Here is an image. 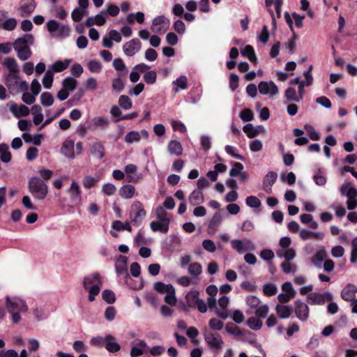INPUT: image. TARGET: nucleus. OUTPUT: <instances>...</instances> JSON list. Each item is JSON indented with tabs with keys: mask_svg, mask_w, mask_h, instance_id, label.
<instances>
[{
	"mask_svg": "<svg viewBox=\"0 0 357 357\" xmlns=\"http://www.w3.org/2000/svg\"><path fill=\"white\" fill-rule=\"evenodd\" d=\"M278 288L273 283H266L263 287V292L266 296H272L277 294Z\"/></svg>",
	"mask_w": 357,
	"mask_h": 357,
	"instance_id": "nucleus-38",
	"label": "nucleus"
},
{
	"mask_svg": "<svg viewBox=\"0 0 357 357\" xmlns=\"http://www.w3.org/2000/svg\"><path fill=\"white\" fill-rule=\"evenodd\" d=\"M115 337L112 335H107V341L105 348L111 353H116L121 349V346L115 341Z\"/></svg>",
	"mask_w": 357,
	"mask_h": 357,
	"instance_id": "nucleus-23",
	"label": "nucleus"
},
{
	"mask_svg": "<svg viewBox=\"0 0 357 357\" xmlns=\"http://www.w3.org/2000/svg\"><path fill=\"white\" fill-rule=\"evenodd\" d=\"M135 192V188L132 185L126 184L123 185L119 191V195L124 199H130L133 197Z\"/></svg>",
	"mask_w": 357,
	"mask_h": 357,
	"instance_id": "nucleus-26",
	"label": "nucleus"
},
{
	"mask_svg": "<svg viewBox=\"0 0 357 357\" xmlns=\"http://www.w3.org/2000/svg\"><path fill=\"white\" fill-rule=\"evenodd\" d=\"M222 220V215L220 211H216L211 219L208 226V233L215 234L219 227Z\"/></svg>",
	"mask_w": 357,
	"mask_h": 357,
	"instance_id": "nucleus-16",
	"label": "nucleus"
},
{
	"mask_svg": "<svg viewBox=\"0 0 357 357\" xmlns=\"http://www.w3.org/2000/svg\"><path fill=\"white\" fill-rule=\"evenodd\" d=\"M140 139V133L137 131H130L125 137V141L128 144L139 142Z\"/></svg>",
	"mask_w": 357,
	"mask_h": 357,
	"instance_id": "nucleus-47",
	"label": "nucleus"
},
{
	"mask_svg": "<svg viewBox=\"0 0 357 357\" xmlns=\"http://www.w3.org/2000/svg\"><path fill=\"white\" fill-rule=\"evenodd\" d=\"M116 190L115 185L110 183H105L102 187V192L107 196L113 195Z\"/></svg>",
	"mask_w": 357,
	"mask_h": 357,
	"instance_id": "nucleus-56",
	"label": "nucleus"
},
{
	"mask_svg": "<svg viewBox=\"0 0 357 357\" xmlns=\"http://www.w3.org/2000/svg\"><path fill=\"white\" fill-rule=\"evenodd\" d=\"M3 65L8 69L10 76L19 75L20 68L16 60L13 57H7L4 59Z\"/></svg>",
	"mask_w": 357,
	"mask_h": 357,
	"instance_id": "nucleus-18",
	"label": "nucleus"
},
{
	"mask_svg": "<svg viewBox=\"0 0 357 357\" xmlns=\"http://www.w3.org/2000/svg\"><path fill=\"white\" fill-rule=\"evenodd\" d=\"M119 104L124 109H129L132 105L130 98L126 95H122L119 97Z\"/></svg>",
	"mask_w": 357,
	"mask_h": 357,
	"instance_id": "nucleus-49",
	"label": "nucleus"
},
{
	"mask_svg": "<svg viewBox=\"0 0 357 357\" xmlns=\"http://www.w3.org/2000/svg\"><path fill=\"white\" fill-rule=\"evenodd\" d=\"M225 329L228 333H230V334H232V335H234L236 336H240V335H243V332L241 330V328L238 326H235L232 324H231V326H230L229 324H227Z\"/></svg>",
	"mask_w": 357,
	"mask_h": 357,
	"instance_id": "nucleus-60",
	"label": "nucleus"
},
{
	"mask_svg": "<svg viewBox=\"0 0 357 357\" xmlns=\"http://www.w3.org/2000/svg\"><path fill=\"white\" fill-rule=\"evenodd\" d=\"M141 46L140 40L138 38H133L123 45V50L126 56H132L139 51Z\"/></svg>",
	"mask_w": 357,
	"mask_h": 357,
	"instance_id": "nucleus-9",
	"label": "nucleus"
},
{
	"mask_svg": "<svg viewBox=\"0 0 357 357\" xmlns=\"http://www.w3.org/2000/svg\"><path fill=\"white\" fill-rule=\"evenodd\" d=\"M86 13V10L80 8H75L71 13V17L75 22H79L82 20Z\"/></svg>",
	"mask_w": 357,
	"mask_h": 357,
	"instance_id": "nucleus-45",
	"label": "nucleus"
},
{
	"mask_svg": "<svg viewBox=\"0 0 357 357\" xmlns=\"http://www.w3.org/2000/svg\"><path fill=\"white\" fill-rule=\"evenodd\" d=\"M28 188L33 197L38 200H43L48 193L47 185L37 176L31 177L29 180Z\"/></svg>",
	"mask_w": 357,
	"mask_h": 357,
	"instance_id": "nucleus-2",
	"label": "nucleus"
},
{
	"mask_svg": "<svg viewBox=\"0 0 357 357\" xmlns=\"http://www.w3.org/2000/svg\"><path fill=\"white\" fill-rule=\"evenodd\" d=\"M68 192L70 193V199L72 202H80L82 192L78 183L75 181L72 182Z\"/></svg>",
	"mask_w": 357,
	"mask_h": 357,
	"instance_id": "nucleus-24",
	"label": "nucleus"
},
{
	"mask_svg": "<svg viewBox=\"0 0 357 357\" xmlns=\"http://www.w3.org/2000/svg\"><path fill=\"white\" fill-rule=\"evenodd\" d=\"M102 283L101 277L98 273H94L84 278L83 287L89 292V301L93 302L95 296L99 294Z\"/></svg>",
	"mask_w": 357,
	"mask_h": 357,
	"instance_id": "nucleus-1",
	"label": "nucleus"
},
{
	"mask_svg": "<svg viewBox=\"0 0 357 357\" xmlns=\"http://www.w3.org/2000/svg\"><path fill=\"white\" fill-rule=\"evenodd\" d=\"M259 93L263 95H267L270 93L272 96L278 93V88L276 84L271 81L269 83L261 81L258 85Z\"/></svg>",
	"mask_w": 357,
	"mask_h": 357,
	"instance_id": "nucleus-13",
	"label": "nucleus"
},
{
	"mask_svg": "<svg viewBox=\"0 0 357 357\" xmlns=\"http://www.w3.org/2000/svg\"><path fill=\"white\" fill-rule=\"evenodd\" d=\"M17 23L15 18H9L3 22L1 27L6 31H13L16 28Z\"/></svg>",
	"mask_w": 357,
	"mask_h": 357,
	"instance_id": "nucleus-52",
	"label": "nucleus"
},
{
	"mask_svg": "<svg viewBox=\"0 0 357 357\" xmlns=\"http://www.w3.org/2000/svg\"><path fill=\"white\" fill-rule=\"evenodd\" d=\"M127 262H128L127 257L123 256V255L119 256V257L116 259V261L115 263V269H116V272L118 274H126V275L128 276V270H127Z\"/></svg>",
	"mask_w": 357,
	"mask_h": 357,
	"instance_id": "nucleus-21",
	"label": "nucleus"
},
{
	"mask_svg": "<svg viewBox=\"0 0 357 357\" xmlns=\"http://www.w3.org/2000/svg\"><path fill=\"white\" fill-rule=\"evenodd\" d=\"M0 159L3 162H9L12 159V154L9 151V146L5 143L0 144Z\"/></svg>",
	"mask_w": 357,
	"mask_h": 357,
	"instance_id": "nucleus-29",
	"label": "nucleus"
},
{
	"mask_svg": "<svg viewBox=\"0 0 357 357\" xmlns=\"http://www.w3.org/2000/svg\"><path fill=\"white\" fill-rule=\"evenodd\" d=\"M112 228L116 231L126 230L128 231H132V227L128 222L123 223L120 220H115L112 222Z\"/></svg>",
	"mask_w": 357,
	"mask_h": 357,
	"instance_id": "nucleus-40",
	"label": "nucleus"
},
{
	"mask_svg": "<svg viewBox=\"0 0 357 357\" xmlns=\"http://www.w3.org/2000/svg\"><path fill=\"white\" fill-rule=\"evenodd\" d=\"M173 287L172 284H165L162 282H156L153 284L154 289L160 294H167Z\"/></svg>",
	"mask_w": 357,
	"mask_h": 357,
	"instance_id": "nucleus-36",
	"label": "nucleus"
},
{
	"mask_svg": "<svg viewBox=\"0 0 357 357\" xmlns=\"http://www.w3.org/2000/svg\"><path fill=\"white\" fill-rule=\"evenodd\" d=\"M170 220H163V221H153L150 224L151 230L154 232L160 231L167 234L169 230Z\"/></svg>",
	"mask_w": 357,
	"mask_h": 357,
	"instance_id": "nucleus-17",
	"label": "nucleus"
},
{
	"mask_svg": "<svg viewBox=\"0 0 357 357\" xmlns=\"http://www.w3.org/2000/svg\"><path fill=\"white\" fill-rule=\"evenodd\" d=\"M248 326L252 330L258 331L262 326V321L257 317H250L247 321Z\"/></svg>",
	"mask_w": 357,
	"mask_h": 357,
	"instance_id": "nucleus-41",
	"label": "nucleus"
},
{
	"mask_svg": "<svg viewBox=\"0 0 357 357\" xmlns=\"http://www.w3.org/2000/svg\"><path fill=\"white\" fill-rule=\"evenodd\" d=\"M146 215V211L143 208L142 204L139 201H135L131 206L130 218L132 222L135 223L140 221Z\"/></svg>",
	"mask_w": 357,
	"mask_h": 357,
	"instance_id": "nucleus-6",
	"label": "nucleus"
},
{
	"mask_svg": "<svg viewBox=\"0 0 357 357\" xmlns=\"http://www.w3.org/2000/svg\"><path fill=\"white\" fill-rule=\"evenodd\" d=\"M202 246L204 250L209 252H214L216 250V246L214 242L210 239H206L202 242Z\"/></svg>",
	"mask_w": 357,
	"mask_h": 357,
	"instance_id": "nucleus-63",
	"label": "nucleus"
},
{
	"mask_svg": "<svg viewBox=\"0 0 357 357\" xmlns=\"http://www.w3.org/2000/svg\"><path fill=\"white\" fill-rule=\"evenodd\" d=\"M278 178V174L275 172H269L267 173V174L264 176L263 179V190L267 193V194H271L272 193V186L275 183L276 180Z\"/></svg>",
	"mask_w": 357,
	"mask_h": 357,
	"instance_id": "nucleus-14",
	"label": "nucleus"
},
{
	"mask_svg": "<svg viewBox=\"0 0 357 357\" xmlns=\"http://www.w3.org/2000/svg\"><path fill=\"white\" fill-rule=\"evenodd\" d=\"M239 77L235 73H231L229 75V87L232 91H236L238 87Z\"/></svg>",
	"mask_w": 357,
	"mask_h": 357,
	"instance_id": "nucleus-61",
	"label": "nucleus"
},
{
	"mask_svg": "<svg viewBox=\"0 0 357 357\" xmlns=\"http://www.w3.org/2000/svg\"><path fill=\"white\" fill-rule=\"evenodd\" d=\"M77 82L75 79L68 77L63 80L62 85L63 88L68 91H73L77 87Z\"/></svg>",
	"mask_w": 357,
	"mask_h": 357,
	"instance_id": "nucleus-37",
	"label": "nucleus"
},
{
	"mask_svg": "<svg viewBox=\"0 0 357 357\" xmlns=\"http://www.w3.org/2000/svg\"><path fill=\"white\" fill-rule=\"evenodd\" d=\"M20 80L19 75H13L10 76L8 74L5 77V84L9 90H14L15 86L18 84Z\"/></svg>",
	"mask_w": 357,
	"mask_h": 357,
	"instance_id": "nucleus-31",
	"label": "nucleus"
},
{
	"mask_svg": "<svg viewBox=\"0 0 357 357\" xmlns=\"http://www.w3.org/2000/svg\"><path fill=\"white\" fill-rule=\"evenodd\" d=\"M102 299L109 304H112L116 301L115 294L110 289H105L102 293Z\"/></svg>",
	"mask_w": 357,
	"mask_h": 357,
	"instance_id": "nucleus-46",
	"label": "nucleus"
},
{
	"mask_svg": "<svg viewBox=\"0 0 357 357\" xmlns=\"http://www.w3.org/2000/svg\"><path fill=\"white\" fill-rule=\"evenodd\" d=\"M54 80V74L51 70H47L43 78V84L45 89H50L52 86Z\"/></svg>",
	"mask_w": 357,
	"mask_h": 357,
	"instance_id": "nucleus-42",
	"label": "nucleus"
},
{
	"mask_svg": "<svg viewBox=\"0 0 357 357\" xmlns=\"http://www.w3.org/2000/svg\"><path fill=\"white\" fill-rule=\"evenodd\" d=\"M41 104L45 107H50L54 102V98L50 92H43L40 96Z\"/></svg>",
	"mask_w": 357,
	"mask_h": 357,
	"instance_id": "nucleus-43",
	"label": "nucleus"
},
{
	"mask_svg": "<svg viewBox=\"0 0 357 357\" xmlns=\"http://www.w3.org/2000/svg\"><path fill=\"white\" fill-rule=\"evenodd\" d=\"M124 82L120 77L114 79L112 81V89L117 92L122 91L124 89Z\"/></svg>",
	"mask_w": 357,
	"mask_h": 357,
	"instance_id": "nucleus-58",
	"label": "nucleus"
},
{
	"mask_svg": "<svg viewBox=\"0 0 357 357\" xmlns=\"http://www.w3.org/2000/svg\"><path fill=\"white\" fill-rule=\"evenodd\" d=\"M91 153L98 159H102L105 155V149L101 142H96L91 146Z\"/></svg>",
	"mask_w": 357,
	"mask_h": 357,
	"instance_id": "nucleus-27",
	"label": "nucleus"
},
{
	"mask_svg": "<svg viewBox=\"0 0 357 357\" xmlns=\"http://www.w3.org/2000/svg\"><path fill=\"white\" fill-rule=\"evenodd\" d=\"M61 152L65 157L74 159L75 158L74 142L68 139L65 140L61 146Z\"/></svg>",
	"mask_w": 357,
	"mask_h": 357,
	"instance_id": "nucleus-15",
	"label": "nucleus"
},
{
	"mask_svg": "<svg viewBox=\"0 0 357 357\" xmlns=\"http://www.w3.org/2000/svg\"><path fill=\"white\" fill-rule=\"evenodd\" d=\"M304 128L306 130L309 137L312 140L317 141L320 139V136H319V133H317L316 132L314 128L311 125L306 124L304 126Z\"/></svg>",
	"mask_w": 357,
	"mask_h": 357,
	"instance_id": "nucleus-53",
	"label": "nucleus"
},
{
	"mask_svg": "<svg viewBox=\"0 0 357 357\" xmlns=\"http://www.w3.org/2000/svg\"><path fill=\"white\" fill-rule=\"evenodd\" d=\"M72 61L71 59H65L64 61H56L52 66V72L61 73L65 70Z\"/></svg>",
	"mask_w": 357,
	"mask_h": 357,
	"instance_id": "nucleus-30",
	"label": "nucleus"
},
{
	"mask_svg": "<svg viewBox=\"0 0 357 357\" xmlns=\"http://www.w3.org/2000/svg\"><path fill=\"white\" fill-rule=\"evenodd\" d=\"M240 117L244 122L251 121L254 119V114L250 109H244L240 113Z\"/></svg>",
	"mask_w": 357,
	"mask_h": 357,
	"instance_id": "nucleus-55",
	"label": "nucleus"
},
{
	"mask_svg": "<svg viewBox=\"0 0 357 357\" xmlns=\"http://www.w3.org/2000/svg\"><path fill=\"white\" fill-rule=\"evenodd\" d=\"M15 50L17 52V57L22 61L27 60L32 54L30 47L20 48Z\"/></svg>",
	"mask_w": 357,
	"mask_h": 357,
	"instance_id": "nucleus-39",
	"label": "nucleus"
},
{
	"mask_svg": "<svg viewBox=\"0 0 357 357\" xmlns=\"http://www.w3.org/2000/svg\"><path fill=\"white\" fill-rule=\"evenodd\" d=\"M243 130L247 136L250 139L255 137L259 133L258 128L255 127L251 123H248L244 126Z\"/></svg>",
	"mask_w": 357,
	"mask_h": 357,
	"instance_id": "nucleus-35",
	"label": "nucleus"
},
{
	"mask_svg": "<svg viewBox=\"0 0 357 357\" xmlns=\"http://www.w3.org/2000/svg\"><path fill=\"white\" fill-rule=\"evenodd\" d=\"M307 298L310 300V303L311 305H323L326 301H331L333 300V296L328 292L324 294L313 292L307 295Z\"/></svg>",
	"mask_w": 357,
	"mask_h": 357,
	"instance_id": "nucleus-8",
	"label": "nucleus"
},
{
	"mask_svg": "<svg viewBox=\"0 0 357 357\" xmlns=\"http://www.w3.org/2000/svg\"><path fill=\"white\" fill-rule=\"evenodd\" d=\"M204 339L206 343L213 349H220L223 344V341L219 334H215L206 331L204 333Z\"/></svg>",
	"mask_w": 357,
	"mask_h": 357,
	"instance_id": "nucleus-10",
	"label": "nucleus"
},
{
	"mask_svg": "<svg viewBox=\"0 0 357 357\" xmlns=\"http://www.w3.org/2000/svg\"><path fill=\"white\" fill-rule=\"evenodd\" d=\"M106 341H107V335L105 337H101V336H97V337H93L91 340L90 343H91V344H92L93 346L105 347Z\"/></svg>",
	"mask_w": 357,
	"mask_h": 357,
	"instance_id": "nucleus-62",
	"label": "nucleus"
},
{
	"mask_svg": "<svg viewBox=\"0 0 357 357\" xmlns=\"http://www.w3.org/2000/svg\"><path fill=\"white\" fill-rule=\"evenodd\" d=\"M327 253L324 249L318 250L316 254L312 257V262L317 267H321V263L326 257Z\"/></svg>",
	"mask_w": 357,
	"mask_h": 357,
	"instance_id": "nucleus-34",
	"label": "nucleus"
},
{
	"mask_svg": "<svg viewBox=\"0 0 357 357\" xmlns=\"http://www.w3.org/2000/svg\"><path fill=\"white\" fill-rule=\"evenodd\" d=\"M34 42L33 36L31 33H26L23 36L17 38L13 45L15 50L29 47Z\"/></svg>",
	"mask_w": 357,
	"mask_h": 357,
	"instance_id": "nucleus-12",
	"label": "nucleus"
},
{
	"mask_svg": "<svg viewBox=\"0 0 357 357\" xmlns=\"http://www.w3.org/2000/svg\"><path fill=\"white\" fill-rule=\"evenodd\" d=\"M165 301L172 306L176 305L177 300L175 296V289L174 287L167 293L165 297Z\"/></svg>",
	"mask_w": 357,
	"mask_h": 357,
	"instance_id": "nucleus-50",
	"label": "nucleus"
},
{
	"mask_svg": "<svg viewBox=\"0 0 357 357\" xmlns=\"http://www.w3.org/2000/svg\"><path fill=\"white\" fill-rule=\"evenodd\" d=\"M283 1L284 0H265V5L267 8H270L274 4L277 17L280 18Z\"/></svg>",
	"mask_w": 357,
	"mask_h": 357,
	"instance_id": "nucleus-32",
	"label": "nucleus"
},
{
	"mask_svg": "<svg viewBox=\"0 0 357 357\" xmlns=\"http://www.w3.org/2000/svg\"><path fill=\"white\" fill-rule=\"evenodd\" d=\"M20 10L22 12V16H29L35 10L36 4L34 0H21Z\"/></svg>",
	"mask_w": 357,
	"mask_h": 357,
	"instance_id": "nucleus-19",
	"label": "nucleus"
},
{
	"mask_svg": "<svg viewBox=\"0 0 357 357\" xmlns=\"http://www.w3.org/2000/svg\"><path fill=\"white\" fill-rule=\"evenodd\" d=\"M93 123L95 127H107L109 124V121L107 118L103 116L96 117L93 119Z\"/></svg>",
	"mask_w": 357,
	"mask_h": 357,
	"instance_id": "nucleus-64",
	"label": "nucleus"
},
{
	"mask_svg": "<svg viewBox=\"0 0 357 357\" xmlns=\"http://www.w3.org/2000/svg\"><path fill=\"white\" fill-rule=\"evenodd\" d=\"M296 316L302 321H306L309 317V307L305 303L298 300L294 302Z\"/></svg>",
	"mask_w": 357,
	"mask_h": 357,
	"instance_id": "nucleus-7",
	"label": "nucleus"
},
{
	"mask_svg": "<svg viewBox=\"0 0 357 357\" xmlns=\"http://www.w3.org/2000/svg\"><path fill=\"white\" fill-rule=\"evenodd\" d=\"M6 307L8 312H13L15 311L24 312L28 310V306L26 304V302L17 297L10 298V296H6Z\"/></svg>",
	"mask_w": 357,
	"mask_h": 357,
	"instance_id": "nucleus-4",
	"label": "nucleus"
},
{
	"mask_svg": "<svg viewBox=\"0 0 357 357\" xmlns=\"http://www.w3.org/2000/svg\"><path fill=\"white\" fill-rule=\"evenodd\" d=\"M340 191L342 195H346L347 199H354L357 197V190L355 188L351 183L343 184Z\"/></svg>",
	"mask_w": 357,
	"mask_h": 357,
	"instance_id": "nucleus-20",
	"label": "nucleus"
},
{
	"mask_svg": "<svg viewBox=\"0 0 357 357\" xmlns=\"http://www.w3.org/2000/svg\"><path fill=\"white\" fill-rule=\"evenodd\" d=\"M98 181V178L87 175L84 177L82 184L86 189H90L94 187Z\"/></svg>",
	"mask_w": 357,
	"mask_h": 357,
	"instance_id": "nucleus-44",
	"label": "nucleus"
},
{
	"mask_svg": "<svg viewBox=\"0 0 357 357\" xmlns=\"http://www.w3.org/2000/svg\"><path fill=\"white\" fill-rule=\"evenodd\" d=\"M183 146L177 140H171L167 145V151L172 155L180 156L183 153Z\"/></svg>",
	"mask_w": 357,
	"mask_h": 357,
	"instance_id": "nucleus-22",
	"label": "nucleus"
},
{
	"mask_svg": "<svg viewBox=\"0 0 357 357\" xmlns=\"http://www.w3.org/2000/svg\"><path fill=\"white\" fill-rule=\"evenodd\" d=\"M199 292L197 290L190 291L185 295V301L189 307L197 308L201 313L207 311V305L204 300L199 298Z\"/></svg>",
	"mask_w": 357,
	"mask_h": 357,
	"instance_id": "nucleus-3",
	"label": "nucleus"
},
{
	"mask_svg": "<svg viewBox=\"0 0 357 357\" xmlns=\"http://www.w3.org/2000/svg\"><path fill=\"white\" fill-rule=\"evenodd\" d=\"M246 204L252 208H258L261 206V201L255 196H249L246 198Z\"/></svg>",
	"mask_w": 357,
	"mask_h": 357,
	"instance_id": "nucleus-57",
	"label": "nucleus"
},
{
	"mask_svg": "<svg viewBox=\"0 0 357 357\" xmlns=\"http://www.w3.org/2000/svg\"><path fill=\"white\" fill-rule=\"evenodd\" d=\"M357 293V286L354 284H347L341 291V298L348 302H352L356 300V294Z\"/></svg>",
	"mask_w": 357,
	"mask_h": 357,
	"instance_id": "nucleus-11",
	"label": "nucleus"
},
{
	"mask_svg": "<svg viewBox=\"0 0 357 357\" xmlns=\"http://www.w3.org/2000/svg\"><path fill=\"white\" fill-rule=\"evenodd\" d=\"M202 266L198 262L192 263L188 266V272L193 276H197L202 273Z\"/></svg>",
	"mask_w": 357,
	"mask_h": 357,
	"instance_id": "nucleus-51",
	"label": "nucleus"
},
{
	"mask_svg": "<svg viewBox=\"0 0 357 357\" xmlns=\"http://www.w3.org/2000/svg\"><path fill=\"white\" fill-rule=\"evenodd\" d=\"M90 72L93 73H98L102 69L101 63L96 60H91L87 64Z\"/></svg>",
	"mask_w": 357,
	"mask_h": 357,
	"instance_id": "nucleus-54",
	"label": "nucleus"
},
{
	"mask_svg": "<svg viewBox=\"0 0 357 357\" xmlns=\"http://www.w3.org/2000/svg\"><path fill=\"white\" fill-rule=\"evenodd\" d=\"M209 326L213 330L220 331L222 328L224 324L223 322L216 318H211L209 320Z\"/></svg>",
	"mask_w": 357,
	"mask_h": 357,
	"instance_id": "nucleus-59",
	"label": "nucleus"
},
{
	"mask_svg": "<svg viewBox=\"0 0 357 357\" xmlns=\"http://www.w3.org/2000/svg\"><path fill=\"white\" fill-rule=\"evenodd\" d=\"M284 96L289 102H298L302 100V97H299L295 89L292 87H289L286 89Z\"/></svg>",
	"mask_w": 357,
	"mask_h": 357,
	"instance_id": "nucleus-33",
	"label": "nucleus"
},
{
	"mask_svg": "<svg viewBox=\"0 0 357 357\" xmlns=\"http://www.w3.org/2000/svg\"><path fill=\"white\" fill-rule=\"evenodd\" d=\"M143 79L147 84H153L156 82L157 73L155 70L148 71L143 75Z\"/></svg>",
	"mask_w": 357,
	"mask_h": 357,
	"instance_id": "nucleus-48",
	"label": "nucleus"
},
{
	"mask_svg": "<svg viewBox=\"0 0 357 357\" xmlns=\"http://www.w3.org/2000/svg\"><path fill=\"white\" fill-rule=\"evenodd\" d=\"M189 202L192 206H198L204 202L203 193L199 190H194L189 196Z\"/></svg>",
	"mask_w": 357,
	"mask_h": 357,
	"instance_id": "nucleus-25",
	"label": "nucleus"
},
{
	"mask_svg": "<svg viewBox=\"0 0 357 357\" xmlns=\"http://www.w3.org/2000/svg\"><path fill=\"white\" fill-rule=\"evenodd\" d=\"M278 317L281 319L289 318L292 314V308L290 306L284 305H278L275 307Z\"/></svg>",
	"mask_w": 357,
	"mask_h": 357,
	"instance_id": "nucleus-28",
	"label": "nucleus"
},
{
	"mask_svg": "<svg viewBox=\"0 0 357 357\" xmlns=\"http://www.w3.org/2000/svg\"><path fill=\"white\" fill-rule=\"evenodd\" d=\"M170 21L164 15H160L155 17L152 22L151 30L152 31L162 34L165 33L169 29Z\"/></svg>",
	"mask_w": 357,
	"mask_h": 357,
	"instance_id": "nucleus-5",
	"label": "nucleus"
}]
</instances>
